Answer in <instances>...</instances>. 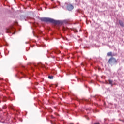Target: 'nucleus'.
Instances as JSON below:
<instances>
[{"label": "nucleus", "instance_id": "obj_7", "mask_svg": "<svg viewBox=\"0 0 124 124\" xmlns=\"http://www.w3.org/2000/svg\"><path fill=\"white\" fill-rule=\"evenodd\" d=\"M38 66H39L40 67H45V66H44V65L42 64V63H38Z\"/></svg>", "mask_w": 124, "mask_h": 124}, {"label": "nucleus", "instance_id": "obj_9", "mask_svg": "<svg viewBox=\"0 0 124 124\" xmlns=\"http://www.w3.org/2000/svg\"><path fill=\"white\" fill-rule=\"evenodd\" d=\"M48 79H53L54 77H53V76H49L48 77Z\"/></svg>", "mask_w": 124, "mask_h": 124}, {"label": "nucleus", "instance_id": "obj_5", "mask_svg": "<svg viewBox=\"0 0 124 124\" xmlns=\"http://www.w3.org/2000/svg\"><path fill=\"white\" fill-rule=\"evenodd\" d=\"M119 24L120 25L121 27L124 28V22L123 21H122L121 20H119Z\"/></svg>", "mask_w": 124, "mask_h": 124}, {"label": "nucleus", "instance_id": "obj_3", "mask_svg": "<svg viewBox=\"0 0 124 124\" xmlns=\"http://www.w3.org/2000/svg\"><path fill=\"white\" fill-rule=\"evenodd\" d=\"M14 30V28H12V27H9L6 29V32L7 33H11V31Z\"/></svg>", "mask_w": 124, "mask_h": 124}, {"label": "nucleus", "instance_id": "obj_11", "mask_svg": "<svg viewBox=\"0 0 124 124\" xmlns=\"http://www.w3.org/2000/svg\"><path fill=\"white\" fill-rule=\"evenodd\" d=\"M78 81H81V79H80L79 78H78Z\"/></svg>", "mask_w": 124, "mask_h": 124}, {"label": "nucleus", "instance_id": "obj_12", "mask_svg": "<svg viewBox=\"0 0 124 124\" xmlns=\"http://www.w3.org/2000/svg\"><path fill=\"white\" fill-rule=\"evenodd\" d=\"M61 48L62 49V46H61Z\"/></svg>", "mask_w": 124, "mask_h": 124}, {"label": "nucleus", "instance_id": "obj_1", "mask_svg": "<svg viewBox=\"0 0 124 124\" xmlns=\"http://www.w3.org/2000/svg\"><path fill=\"white\" fill-rule=\"evenodd\" d=\"M40 20L42 22H45L46 23H52L56 25H60L61 24L60 21L55 20L53 19L48 17H42L40 18Z\"/></svg>", "mask_w": 124, "mask_h": 124}, {"label": "nucleus", "instance_id": "obj_6", "mask_svg": "<svg viewBox=\"0 0 124 124\" xmlns=\"http://www.w3.org/2000/svg\"><path fill=\"white\" fill-rule=\"evenodd\" d=\"M109 85H111V87H113V80H108Z\"/></svg>", "mask_w": 124, "mask_h": 124}, {"label": "nucleus", "instance_id": "obj_10", "mask_svg": "<svg viewBox=\"0 0 124 124\" xmlns=\"http://www.w3.org/2000/svg\"><path fill=\"white\" fill-rule=\"evenodd\" d=\"M51 118H52V119H54V116L53 115H51Z\"/></svg>", "mask_w": 124, "mask_h": 124}, {"label": "nucleus", "instance_id": "obj_13", "mask_svg": "<svg viewBox=\"0 0 124 124\" xmlns=\"http://www.w3.org/2000/svg\"><path fill=\"white\" fill-rule=\"evenodd\" d=\"M21 74H23V73H22V72H21Z\"/></svg>", "mask_w": 124, "mask_h": 124}, {"label": "nucleus", "instance_id": "obj_2", "mask_svg": "<svg viewBox=\"0 0 124 124\" xmlns=\"http://www.w3.org/2000/svg\"><path fill=\"white\" fill-rule=\"evenodd\" d=\"M117 59L113 57L110 58L108 60V63L111 65H113V64H114V63H117Z\"/></svg>", "mask_w": 124, "mask_h": 124}, {"label": "nucleus", "instance_id": "obj_4", "mask_svg": "<svg viewBox=\"0 0 124 124\" xmlns=\"http://www.w3.org/2000/svg\"><path fill=\"white\" fill-rule=\"evenodd\" d=\"M73 5L71 4H68L67 6V9L69 10V11H71V10H72L73 9Z\"/></svg>", "mask_w": 124, "mask_h": 124}, {"label": "nucleus", "instance_id": "obj_8", "mask_svg": "<svg viewBox=\"0 0 124 124\" xmlns=\"http://www.w3.org/2000/svg\"><path fill=\"white\" fill-rule=\"evenodd\" d=\"M107 55L108 57H110V56H112V53L111 52H108Z\"/></svg>", "mask_w": 124, "mask_h": 124}]
</instances>
